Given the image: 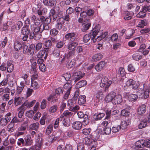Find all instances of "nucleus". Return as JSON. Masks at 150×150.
Instances as JSON below:
<instances>
[{
	"mask_svg": "<svg viewBox=\"0 0 150 150\" xmlns=\"http://www.w3.org/2000/svg\"><path fill=\"white\" fill-rule=\"evenodd\" d=\"M36 144L35 146V149L36 150H40L43 144L42 142V140H41L40 142H36Z\"/></svg>",
	"mask_w": 150,
	"mask_h": 150,
	"instance_id": "obj_40",
	"label": "nucleus"
},
{
	"mask_svg": "<svg viewBox=\"0 0 150 150\" xmlns=\"http://www.w3.org/2000/svg\"><path fill=\"white\" fill-rule=\"evenodd\" d=\"M105 116V114L103 113H100L98 114H95L93 118L95 120H98L101 119Z\"/></svg>",
	"mask_w": 150,
	"mask_h": 150,
	"instance_id": "obj_24",
	"label": "nucleus"
},
{
	"mask_svg": "<svg viewBox=\"0 0 150 150\" xmlns=\"http://www.w3.org/2000/svg\"><path fill=\"white\" fill-rule=\"evenodd\" d=\"M42 3L46 6L54 7L56 5V0H43Z\"/></svg>",
	"mask_w": 150,
	"mask_h": 150,
	"instance_id": "obj_10",
	"label": "nucleus"
},
{
	"mask_svg": "<svg viewBox=\"0 0 150 150\" xmlns=\"http://www.w3.org/2000/svg\"><path fill=\"white\" fill-rule=\"evenodd\" d=\"M138 96L135 94H131L128 96V99L131 101H135L137 99Z\"/></svg>",
	"mask_w": 150,
	"mask_h": 150,
	"instance_id": "obj_31",
	"label": "nucleus"
},
{
	"mask_svg": "<svg viewBox=\"0 0 150 150\" xmlns=\"http://www.w3.org/2000/svg\"><path fill=\"white\" fill-rule=\"evenodd\" d=\"M140 32L142 34L149 33H150V28H143L140 30Z\"/></svg>",
	"mask_w": 150,
	"mask_h": 150,
	"instance_id": "obj_54",
	"label": "nucleus"
},
{
	"mask_svg": "<svg viewBox=\"0 0 150 150\" xmlns=\"http://www.w3.org/2000/svg\"><path fill=\"white\" fill-rule=\"evenodd\" d=\"M64 23V20L63 17L59 18L57 21V23L55 25L56 28L59 30H61L63 28L64 31H66L67 28L65 26H63Z\"/></svg>",
	"mask_w": 150,
	"mask_h": 150,
	"instance_id": "obj_5",
	"label": "nucleus"
},
{
	"mask_svg": "<svg viewBox=\"0 0 150 150\" xmlns=\"http://www.w3.org/2000/svg\"><path fill=\"white\" fill-rule=\"evenodd\" d=\"M146 111V105L142 104L138 108L137 113L139 115H141L144 113Z\"/></svg>",
	"mask_w": 150,
	"mask_h": 150,
	"instance_id": "obj_14",
	"label": "nucleus"
},
{
	"mask_svg": "<svg viewBox=\"0 0 150 150\" xmlns=\"http://www.w3.org/2000/svg\"><path fill=\"white\" fill-rule=\"evenodd\" d=\"M134 14V13L133 12H127L126 13V15L124 17V19L125 20H129L132 18V15Z\"/></svg>",
	"mask_w": 150,
	"mask_h": 150,
	"instance_id": "obj_37",
	"label": "nucleus"
},
{
	"mask_svg": "<svg viewBox=\"0 0 150 150\" xmlns=\"http://www.w3.org/2000/svg\"><path fill=\"white\" fill-rule=\"evenodd\" d=\"M91 24L89 23H84L83 24L81 28V30L83 32H85L88 30Z\"/></svg>",
	"mask_w": 150,
	"mask_h": 150,
	"instance_id": "obj_33",
	"label": "nucleus"
},
{
	"mask_svg": "<svg viewBox=\"0 0 150 150\" xmlns=\"http://www.w3.org/2000/svg\"><path fill=\"white\" fill-rule=\"evenodd\" d=\"M30 139V135H27L26 138L25 139L24 144L25 146H30L31 145L32 142Z\"/></svg>",
	"mask_w": 150,
	"mask_h": 150,
	"instance_id": "obj_26",
	"label": "nucleus"
},
{
	"mask_svg": "<svg viewBox=\"0 0 150 150\" xmlns=\"http://www.w3.org/2000/svg\"><path fill=\"white\" fill-rule=\"evenodd\" d=\"M53 125H49L47 127L46 133L47 135H49L51 132L52 130L53 129Z\"/></svg>",
	"mask_w": 150,
	"mask_h": 150,
	"instance_id": "obj_50",
	"label": "nucleus"
},
{
	"mask_svg": "<svg viewBox=\"0 0 150 150\" xmlns=\"http://www.w3.org/2000/svg\"><path fill=\"white\" fill-rule=\"evenodd\" d=\"M122 96L119 95H116L114 98L113 101V103H114L115 104H119L122 102Z\"/></svg>",
	"mask_w": 150,
	"mask_h": 150,
	"instance_id": "obj_17",
	"label": "nucleus"
},
{
	"mask_svg": "<svg viewBox=\"0 0 150 150\" xmlns=\"http://www.w3.org/2000/svg\"><path fill=\"white\" fill-rule=\"evenodd\" d=\"M43 44L42 42H39L37 43L35 46V51L40 50L42 47Z\"/></svg>",
	"mask_w": 150,
	"mask_h": 150,
	"instance_id": "obj_48",
	"label": "nucleus"
},
{
	"mask_svg": "<svg viewBox=\"0 0 150 150\" xmlns=\"http://www.w3.org/2000/svg\"><path fill=\"white\" fill-rule=\"evenodd\" d=\"M42 25L40 26H37L35 22H34L33 24H31L30 28L33 31V32H30V39H34L37 40H39L41 37V33H42Z\"/></svg>",
	"mask_w": 150,
	"mask_h": 150,
	"instance_id": "obj_2",
	"label": "nucleus"
},
{
	"mask_svg": "<svg viewBox=\"0 0 150 150\" xmlns=\"http://www.w3.org/2000/svg\"><path fill=\"white\" fill-rule=\"evenodd\" d=\"M53 54L56 57H59L60 55L59 50L57 48H55L53 52Z\"/></svg>",
	"mask_w": 150,
	"mask_h": 150,
	"instance_id": "obj_52",
	"label": "nucleus"
},
{
	"mask_svg": "<svg viewBox=\"0 0 150 150\" xmlns=\"http://www.w3.org/2000/svg\"><path fill=\"white\" fill-rule=\"evenodd\" d=\"M35 112L33 110H29L26 113V116L30 118H31L33 116Z\"/></svg>",
	"mask_w": 150,
	"mask_h": 150,
	"instance_id": "obj_47",
	"label": "nucleus"
},
{
	"mask_svg": "<svg viewBox=\"0 0 150 150\" xmlns=\"http://www.w3.org/2000/svg\"><path fill=\"white\" fill-rule=\"evenodd\" d=\"M31 86L35 89H37L40 87L38 82L35 81H31Z\"/></svg>",
	"mask_w": 150,
	"mask_h": 150,
	"instance_id": "obj_35",
	"label": "nucleus"
},
{
	"mask_svg": "<svg viewBox=\"0 0 150 150\" xmlns=\"http://www.w3.org/2000/svg\"><path fill=\"white\" fill-rule=\"evenodd\" d=\"M64 38L69 41V43L68 45L67 48L70 50L68 54H65V57L67 59H69L74 55L76 47L78 44L76 33L71 32L67 33L65 35Z\"/></svg>",
	"mask_w": 150,
	"mask_h": 150,
	"instance_id": "obj_1",
	"label": "nucleus"
},
{
	"mask_svg": "<svg viewBox=\"0 0 150 150\" xmlns=\"http://www.w3.org/2000/svg\"><path fill=\"white\" fill-rule=\"evenodd\" d=\"M20 86H18L17 87V90L15 93L16 96H18L23 90L25 86L24 82H21L20 83Z\"/></svg>",
	"mask_w": 150,
	"mask_h": 150,
	"instance_id": "obj_13",
	"label": "nucleus"
},
{
	"mask_svg": "<svg viewBox=\"0 0 150 150\" xmlns=\"http://www.w3.org/2000/svg\"><path fill=\"white\" fill-rule=\"evenodd\" d=\"M72 86L70 82H68L64 84V88L65 89H67V90L71 91Z\"/></svg>",
	"mask_w": 150,
	"mask_h": 150,
	"instance_id": "obj_39",
	"label": "nucleus"
},
{
	"mask_svg": "<svg viewBox=\"0 0 150 150\" xmlns=\"http://www.w3.org/2000/svg\"><path fill=\"white\" fill-rule=\"evenodd\" d=\"M147 22L145 20H141L139 22L137 26L140 28H143L147 25Z\"/></svg>",
	"mask_w": 150,
	"mask_h": 150,
	"instance_id": "obj_36",
	"label": "nucleus"
},
{
	"mask_svg": "<svg viewBox=\"0 0 150 150\" xmlns=\"http://www.w3.org/2000/svg\"><path fill=\"white\" fill-rule=\"evenodd\" d=\"M83 76L82 72L81 71H79L73 74L72 76L71 79L74 81V82L76 83L81 79Z\"/></svg>",
	"mask_w": 150,
	"mask_h": 150,
	"instance_id": "obj_8",
	"label": "nucleus"
},
{
	"mask_svg": "<svg viewBox=\"0 0 150 150\" xmlns=\"http://www.w3.org/2000/svg\"><path fill=\"white\" fill-rule=\"evenodd\" d=\"M30 73L32 74H33L31 76V81H34V80L36 79L38 76V73L37 71H36L31 72Z\"/></svg>",
	"mask_w": 150,
	"mask_h": 150,
	"instance_id": "obj_53",
	"label": "nucleus"
},
{
	"mask_svg": "<svg viewBox=\"0 0 150 150\" xmlns=\"http://www.w3.org/2000/svg\"><path fill=\"white\" fill-rule=\"evenodd\" d=\"M75 60L73 59L70 62H68L67 67L68 68H71L75 64Z\"/></svg>",
	"mask_w": 150,
	"mask_h": 150,
	"instance_id": "obj_59",
	"label": "nucleus"
},
{
	"mask_svg": "<svg viewBox=\"0 0 150 150\" xmlns=\"http://www.w3.org/2000/svg\"><path fill=\"white\" fill-rule=\"evenodd\" d=\"M129 114V112L126 110H123L121 112V115L123 116H127Z\"/></svg>",
	"mask_w": 150,
	"mask_h": 150,
	"instance_id": "obj_61",
	"label": "nucleus"
},
{
	"mask_svg": "<svg viewBox=\"0 0 150 150\" xmlns=\"http://www.w3.org/2000/svg\"><path fill=\"white\" fill-rule=\"evenodd\" d=\"M101 82L107 84L105 87V91H106L108 90L109 87L112 83V81L110 80L108 81V78L107 77L105 76L102 78Z\"/></svg>",
	"mask_w": 150,
	"mask_h": 150,
	"instance_id": "obj_12",
	"label": "nucleus"
},
{
	"mask_svg": "<svg viewBox=\"0 0 150 150\" xmlns=\"http://www.w3.org/2000/svg\"><path fill=\"white\" fill-rule=\"evenodd\" d=\"M7 121L4 117L1 118L0 117V125L2 126L6 125L8 123Z\"/></svg>",
	"mask_w": 150,
	"mask_h": 150,
	"instance_id": "obj_41",
	"label": "nucleus"
},
{
	"mask_svg": "<svg viewBox=\"0 0 150 150\" xmlns=\"http://www.w3.org/2000/svg\"><path fill=\"white\" fill-rule=\"evenodd\" d=\"M50 34L51 35L55 36L58 33V31L56 29H53L50 31Z\"/></svg>",
	"mask_w": 150,
	"mask_h": 150,
	"instance_id": "obj_62",
	"label": "nucleus"
},
{
	"mask_svg": "<svg viewBox=\"0 0 150 150\" xmlns=\"http://www.w3.org/2000/svg\"><path fill=\"white\" fill-rule=\"evenodd\" d=\"M47 12V9L46 8H44L42 9H39L37 11V13L39 16L45 15Z\"/></svg>",
	"mask_w": 150,
	"mask_h": 150,
	"instance_id": "obj_25",
	"label": "nucleus"
},
{
	"mask_svg": "<svg viewBox=\"0 0 150 150\" xmlns=\"http://www.w3.org/2000/svg\"><path fill=\"white\" fill-rule=\"evenodd\" d=\"M45 54V51L43 50H41L37 53L36 56L38 58H42Z\"/></svg>",
	"mask_w": 150,
	"mask_h": 150,
	"instance_id": "obj_56",
	"label": "nucleus"
},
{
	"mask_svg": "<svg viewBox=\"0 0 150 150\" xmlns=\"http://www.w3.org/2000/svg\"><path fill=\"white\" fill-rule=\"evenodd\" d=\"M39 126V124L38 122L35 123L30 125V128L32 129L37 131Z\"/></svg>",
	"mask_w": 150,
	"mask_h": 150,
	"instance_id": "obj_34",
	"label": "nucleus"
},
{
	"mask_svg": "<svg viewBox=\"0 0 150 150\" xmlns=\"http://www.w3.org/2000/svg\"><path fill=\"white\" fill-rule=\"evenodd\" d=\"M72 115V112H69L68 110H66L61 115L60 117L62 119L64 117L68 118L71 117Z\"/></svg>",
	"mask_w": 150,
	"mask_h": 150,
	"instance_id": "obj_20",
	"label": "nucleus"
},
{
	"mask_svg": "<svg viewBox=\"0 0 150 150\" xmlns=\"http://www.w3.org/2000/svg\"><path fill=\"white\" fill-rule=\"evenodd\" d=\"M45 51V56L44 57V58L46 59L48 55V54L51 51V47H46L44 48L43 50Z\"/></svg>",
	"mask_w": 150,
	"mask_h": 150,
	"instance_id": "obj_38",
	"label": "nucleus"
},
{
	"mask_svg": "<svg viewBox=\"0 0 150 150\" xmlns=\"http://www.w3.org/2000/svg\"><path fill=\"white\" fill-rule=\"evenodd\" d=\"M133 59L136 61H138L142 58V56L138 53H135L132 56Z\"/></svg>",
	"mask_w": 150,
	"mask_h": 150,
	"instance_id": "obj_43",
	"label": "nucleus"
},
{
	"mask_svg": "<svg viewBox=\"0 0 150 150\" xmlns=\"http://www.w3.org/2000/svg\"><path fill=\"white\" fill-rule=\"evenodd\" d=\"M27 107L24 103L18 108V110L24 113V111L26 109Z\"/></svg>",
	"mask_w": 150,
	"mask_h": 150,
	"instance_id": "obj_58",
	"label": "nucleus"
},
{
	"mask_svg": "<svg viewBox=\"0 0 150 150\" xmlns=\"http://www.w3.org/2000/svg\"><path fill=\"white\" fill-rule=\"evenodd\" d=\"M91 132V129L90 128H85L83 129L82 133L84 134L87 135H89Z\"/></svg>",
	"mask_w": 150,
	"mask_h": 150,
	"instance_id": "obj_51",
	"label": "nucleus"
},
{
	"mask_svg": "<svg viewBox=\"0 0 150 150\" xmlns=\"http://www.w3.org/2000/svg\"><path fill=\"white\" fill-rule=\"evenodd\" d=\"M136 92L137 94L141 98H147L149 97V93H150V85L147 89V85L144 83V88H139Z\"/></svg>",
	"mask_w": 150,
	"mask_h": 150,
	"instance_id": "obj_4",
	"label": "nucleus"
},
{
	"mask_svg": "<svg viewBox=\"0 0 150 150\" xmlns=\"http://www.w3.org/2000/svg\"><path fill=\"white\" fill-rule=\"evenodd\" d=\"M23 25V23L21 21H18L17 22L15 27L17 30H19Z\"/></svg>",
	"mask_w": 150,
	"mask_h": 150,
	"instance_id": "obj_45",
	"label": "nucleus"
},
{
	"mask_svg": "<svg viewBox=\"0 0 150 150\" xmlns=\"http://www.w3.org/2000/svg\"><path fill=\"white\" fill-rule=\"evenodd\" d=\"M30 29L27 26H23L21 30V33L23 35H30Z\"/></svg>",
	"mask_w": 150,
	"mask_h": 150,
	"instance_id": "obj_16",
	"label": "nucleus"
},
{
	"mask_svg": "<svg viewBox=\"0 0 150 150\" xmlns=\"http://www.w3.org/2000/svg\"><path fill=\"white\" fill-rule=\"evenodd\" d=\"M7 71L9 73L11 72L14 69L13 65L12 64V62L11 61H8L7 62Z\"/></svg>",
	"mask_w": 150,
	"mask_h": 150,
	"instance_id": "obj_23",
	"label": "nucleus"
},
{
	"mask_svg": "<svg viewBox=\"0 0 150 150\" xmlns=\"http://www.w3.org/2000/svg\"><path fill=\"white\" fill-rule=\"evenodd\" d=\"M99 30L100 25H98L96 26L89 34L84 35L83 38V42L85 43H87L91 39V41L93 43L95 42L97 39V38H96V37L99 33Z\"/></svg>",
	"mask_w": 150,
	"mask_h": 150,
	"instance_id": "obj_3",
	"label": "nucleus"
},
{
	"mask_svg": "<svg viewBox=\"0 0 150 150\" xmlns=\"http://www.w3.org/2000/svg\"><path fill=\"white\" fill-rule=\"evenodd\" d=\"M37 63L35 62H34L31 64V69L30 70V73L34 71H36V69L37 68L36 67Z\"/></svg>",
	"mask_w": 150,
	"mask_h": 150,
	"instance_id": "obj_46",
	"label": "nucleus"
},
{
	"mask_svg": "<svg viewBox=\"0 0 150 150\" xmlns=\"http://www.w3.org/2000/svg\"><path fill=\"white\" fill-rule=\"evenodd\" d=\"M144 141L143 140H139L137 141L135 143V145L136 147L139 149L143 147L144 145Z\"/></svg>",
	"mask_w": 150,
	"mask_h": 150,
	"instance_id": "obj_28",
	"label": "nucleus"
},
{
	"mask_svg": "<svg viewBox=\"0 0 150 150\" xmlns=\"http://www.w3.org/2000/svg\"><path fill=\"white\" fill-rule=\"evenodd\" d=\"M103 131H104V133H105V134H109L111 132V128L109 127H105L104 128Z\"/></svg>",
	"mask_w": 150,
	"mask_h": 150,
	"instance_id": "obj_63",
	"label": "nucleus"
},
{
	"mask_svg": "<svg viewBox=\"0 0 150 150\" xmlns=\"http://www.w3.org/2000/svg\"><path fill=\"white\" fill-rule=\"evenodd\" d=\"M148 120L147 118H143L140 120V122L138 125L140 129H142L146 127Z\"/></svg>",
	"mask_w": 150,
	"mask_h": 150,
	"instance_id": "obj_11",
	"label": "nucleus"
},
{
	"mask_svg": "<svg viewBox=\"0 0 150 150\" xmlns=\"http://www.w3.org/2000/svg\"><path fill=\"white\" fill-rule=\"evenodd\" d=\"M35 101V100H33L30 102L27 101L25 102L24 103L26 107L27 106L28 108H30L34 104Z\"/></svg>",
	"mask_w": 150,
	"mask_h": 150,
	"instance_id": "obj_42",
	"label": "nucleus"
},
{
	"mask_svg": "<svg viewBox=\"0 0 150 150\" xmlns=\"http://www.w3.org/2000/svg\"><path fill=\"white\" fill-rule=\"evenodd\" d=\"M105 63L104 61L99 62L95 67V69L97 71H101L104 67Z\"/></svg>",
	"mask_w": 150,
	"mask_h": 150,
	"instance_id": "obj_18",
	"label": "nucleus"
},
{
	"mask_svg": "<svg viewBox=\"0 0 150 150\" xmlns=\"http://www.w3.org/2000/svg\"><path fill=\"white\" fill-rule=\"evenodd\" d=\"M78 117L80 118H83V120L82 121L83 125H88L89 122V117L86 114H84L83 113L81 112H79L77 113Z\"/></svg>",
	"mask_w": 150,
	"mask_h": 150,
	"instance_id": "obj_6",
	"label": "nucleus"
},
{
	"mask_svg": "<svg viewBox=\"0 0 150 150\" xmlns=\"http://www.w3.org/2000/svg\"><path fill=\"white\" fill-rule=\"evenodd\" d=\"M146 11L144 10V8L142 7V10L140 11L137 15V17L138 18H143L145 17L146 15Z\"/></svg>",
	"mask_w": 150,
	"mask_h": 150,
	"instance_id": "obj_29",
	"label": "nucleus"
},
{
	"mask_svg": "<svg viewBox=\"0 0 150 150\" xmlns=\"http://www.w3.org/2000/svg\"><path fill=\"white\" fill-rule=\"evenodd\" d=\"M85 143L86 144L90 145L92 144H93V143L94 142L91 139L88 138H86L85 139Z\"/></svg>",
	"mask_w": 150,
	"mask_h": 150,
	"instance_id": "obj_55",
	"label": "nucleus"
},
{
	"mask_svg": "<svg viewBox=\"0 0 150 150\" xmlns=\"http://www.w3.org/2000/svg\"><path fill=\"white\" fill-rule=\"evenodd\" d=\"M47 105V101L45 99H43L41 104V108L42 109H44Z\"/></svg>",
	"mask_w": 150,
	"mask_h": 150,
	"instance_id": "obj_64",
	"label": "nucleus"
},
{
	"mask_svg": "<svg viewBox=\"0 0 150 150\" xmlns=\"http://www.w3.org/2000/svg\"><path fill=\"white\" fill-rule=\"evenodd\" d=\"M15 129L14 125L12 124H9L8 126L7 130L9 132H13Z\"/></svg>",
	"mask_w": 150,
	"mask_h": 150,
	"instance_id": "obj_44",
	"label": "nucleus"
},
{
	"mask_svg": "<svg viewBox=\"0 0 150 150\" xmlns=\"http://www.w3.org/2000/svg\"><path fill=\"white\" fill-rule=\"evenodd\" d=\"M62 120V119L60 117L59 118H57L56 119L54 125V127L55 128H57L59 125V123L60 121H61Z\"/></svg>",
	"mask_w": 150,
	"mask_h": 150,
	"instance_id": "obj_57",
	"label": "nucleus"
},
{
	"mask_svg": "<svg viewBox=\"0 0 150 150\" xmlns=\"http://www.w3.org/2000/svg\"><path fill=\"white\" fill-rule=\"evenodd\" d=\"M62 123L63 125L66 127H68L70 125V121L67 118L65 117L62 119Z\"/></svg>",
	"mask_w": 150,
	"mask_h": 150,
	"instance_id": "obj_27",
	"label": "nucleus"
},
{
	"mask_svg": "<svg viewBox=\"0 0 150 150\" xmlns=\"http://www.w3.org/2000/svg\"><path fill=\"white\" fill-rule=\"evenodd\" d=\"M87 84V82L86 80H82L76 84V87L77 88H79L86 86Z\"/></svg>",
	"mask_w": 150,
	"mask_h": 150,
	"instance_id": "obj_22",
	"label": "nucleus"
},
{
	"mask_svg": "<svg viewBox=\"0 0 150 150\" xmlns=\"http://www.w3.org/2000/svg\"><path fill=\"white\" fill-rule=\"evenodd\" d=\"M118 72L120 73L121 76L123 77L125 75V72L124 68L122 67H120L119 68Z\"/></svg>",
	"mask_w": 150,
	"mask_h": 150,
	"instance_id": "obj_60",
	"label": "nucleus"
},
{
	"mask_svg": "<svg viewBox=\"0 0 150 150\" xmlns=\"http://www.w3.org/2000/svg\"><path fill=\"white\" fill-rule=\"evenodd\" d=\"M116 93L113 91L110 92L106 96L105 98V101L107 102H112L113 103V101L115 96Z\"/></svg>",
	"mask_w": 150,
	"mask_h": 150,
	"instance_id": "obj_9",
	"label": "nucleus"
},
{
	"mask_svg": "<svg viewBox=\"0 0 150 150\" xmlns=\"http://www.w3.org/2000/svg\"><path fill=\"white\" fill-rule=\"evenodd\" d=\"M82 124L79 121H76L74 122L72 124V127L74 129L79 130L82 127Z\"/></svg>",
	"mask_w": 150,
	"mask_h": 150,
	"instance_id": "obj_15",
	"label": "nucleus"
},
{
	"mask_svg": "<svg viewBox=\"0 0 150 150\" xmlns=\"http://www.w3.org/2000/svg\"><path fill=\"white\" fill-rule=\"evenodd\" d=\"M86 97L85 96H80L79 98L78 103L80 104H84L86 102Z\"/></svg>",
	"mask_w": 150,
	"mask_h": 150,
	"instance_id": "obj_30",
	"label": "nucleus"
},
{
	"mask_svg": "<svg viewBox=\"0 0 150 150\" xmlns=\"http://www.w3.org/2000/svg\"><path fill=\"white\" fill-rule=\"evenodd\" d=\"M14 48L16 51L20 50L22 47L21 44L18 41H15L14 44Z\"/></svg>",
	"mask_w": 150,
	"mask_h": 150,
	"instance_id": "obj_21",
	"label": "nucleus"
},
{
	"mask_svg": "<svg viewBox=\"0 0 150 150\" xmlns=\"http://www.w3.org/2000/svg\"><path fill=\"white\" fill-rule=\"evenodd\" d=\"M102 57V55L101 54L98 53L94 55L92 57V59L95 61H97L100 60Z\"/></svg>",
	"mask_w": 150,
	"mask_h": 150,
	"instance_id": "obj_32",
	"label": "nucleus"
},
{
	"mask_svg": "<svg viewBox=\"0 0 150 150\" xmlns=\"http://www.w3.org/2000/svg\"><path fill=\"white\" fill-rule=\"evenodd\" d=\"M126 85L134 90L137 89L139 86V83L136 82L132 79L128 80L126 83Z\"/></svg>",
	"mask_w": 150,
	"mask_h": 150,
	"instance_id": "obj_7",
	"label": "nucleus"
},
{
	"mask_svg": "<svg viewBox=\"0 0 150 150\" xmlns=\"http://www.w3.org/2000/svg\"><path fill=\"white\" fill-rule=\"evenodd\" d=\"M2 99L4 101H7L9 99V94L6 93L4 94L2 96Z\"/></svg>",
	"mask_w": 150,
	"mask_h": 150,
	"instance_id": "obj_49",
	"label": "nucleus"
},
{
	"mask_svg": "<svg viewBox=\"0 0 150 150\" xmlns=\"http://www.w3.org/2000/svg\"><path fill=\"white\" fill-rule=\"evenodd\" d=\"M14 99V103L15 105L17 106L20 105L23 103L24 100L23 98L19 97H17L18 96H16Z\"/></svg>",
	"mask_w": 150,
	"mask_h": 150,
	"instance_id": "obj_19",
	"label": "nucleus"
}]
</instances>
